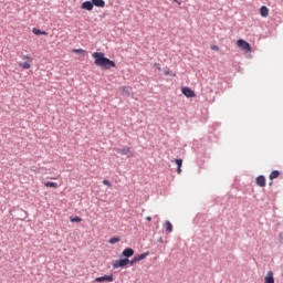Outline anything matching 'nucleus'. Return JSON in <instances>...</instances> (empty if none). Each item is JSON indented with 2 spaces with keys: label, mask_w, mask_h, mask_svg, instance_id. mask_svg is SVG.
I'll use <instances>...</instances> for the list:
<instances>
[{
  "label": "nucleus",
  "mask_w": 283,
  "mask_h": 283,
  "mask_svg": "<svg viewBox=\"0 0 283 283\" xmlns=\"http://www.w3.org/2000/svg\"><path fill=\"white\" fill-rule=\"evenodd\" d=\"M116 242H120V239H118V238L109 239V244H116Z\"/></svg>",
  "instance_id": "24"
},
{
  "label": "nucleus",
  "mask_w": 283,
  "mask_h": 283,
  "mask_svg": "<svg viewBox=\"0 0 283 283\" xmlns=\"http://www.w3.org/2000/svg\"><path fill=\"white\" fill-rule=\"evenodd\" d=\"M211 50H213L214 52H220V48L216 44H212L211 46Z\"/></svg>",
  "instance_id": "25"
},
{
  "label": "nucleus",
  "mask_w": 283,
  "mask_h": 283,
  "mask_svg": "<svg viewBox=\"0 0 283 283\" xmlns=\"http://www.w3.org/2000/svg\"><path fill=\"white\" fill-rule=\"evenodd\" d=\"M181 92L187 96V98H195L196 96V93L189 87L181 88Z\"/></svg>",
  "instance_id": "7"
},
{
  "label": "nucleus",
  "mask_w": 283,
  "mask_h": 283,
  "mask_svg": "<svg viewBox=\"0 0 283 283\" xmlns=\"http://www.w3.org/2000/svg\"><path fill=\"white\" fill-rule=\"evenodd\" d=\"M264 283H275V277L273 276V271H269L264 277Z\"/></svg>",
  "instance_id": "10"
},
{
  "label": "nucleus",
  "mask_w": 283,
  "mask_h": 283,
  "mask_svg": "<svg viewBox=\"0 0 283 283\" xmlns=\"http://www.w3.org/2000/svg\"><path fill=\"white\" fill-rule=\"evenodd\" d=\"M175 163L176 165L178 166L177 168V172L180 174L182 170H181V167H182V159H175Z\"/></svg>",
  "instance_id": "18"
},
{
  "label": "nucleus",
  "mask_w": 283,
  "mask_h": 283,
  "mask_svg": "<svg viewBox=\"0 0 283 283\" xmlns=\"http://www.w3.org/2000/svg\"><path fill=\"white\" fill-rule=\"evenodd\" d=\"M32 32H33V34H35L36 36H39V35H43V36H48V32L46 31H41V30H39V29H36V28H33L32 29Z\"/></svg>",
  "instance_id": "14"
},
{
  "label": "nucleus",
  "mask_w": 283,
  "mask_h": 283,
  "mask_svg": "<svg viewBox=\"0 0 283 283\" xmlns=\"http://www.w3.org/2000/svg\"><path fill=\"white\" fill-rule=\"evenodd\" d=\"M95 282L103 283V282H114V275H104L95 279Z\"/></svg>",
  "instance_id": "6"
},
{
  "label": "nucleus",
  "mask_w": 283,
  "mask_h": 283,
  "mask_svg": "<svg viewBox=\"0 0 283 283\" xmlns=\"http://www.w3.org/2000/svg\"><path fill=\"white\" fill-rule=\"evenodd\" d=\"M127 264H132L129 259H120L113 263V269H120L123 266H127Z\"/></svg>",
  "instance_id": "3"
},
{
  "label": "nucleus",
  "mask_w": 283,
  "mask_h": 283,
  "mask_svg": "<svg viewBox=\"0 0 283 283\" xmlns=\"http://www.w3.org/2000/svg\"><path fill=\"white\" fill-rule=\"evenodd\" d=\"M260 14H261V17H263V18L269 17V8H266L265 6H262V7L260 8Z\"/></svg>",
  "instance_id": "13"
},
{
  "label": "nucleus",
  "mask_w": 283,
  "mask_h": 283,
  "mask_svg": "<svg viewBox=\"0 0 283 283\" xmlns=\"http://www.w3.org/2000/svg\"><path fill=\"white\" fill-rule=\"evenodd\" d=\"M70 221H71V222H81L82 219H81V217H71V218H70Z\"/></svg>",
  "instance_id": "23"
},
{
  "label": "nucleus",
  "mask_w": 283,
  "mask_h": 283,
  "mask_svg": "<svg viewBox=\"0 0 283 283\" xmlns=\"http://www.w3.org/2000/svg\"><path fill=\"white\" fill-rule=\"evenodd\" d=\"M237 45L238 48H240V50H243V52H247V53L251 52V44H249V42L242 39L237 41Z\"/></svg>",
  "instance_id": "2"
},
{
  "label": "nucleus",
  "mask_w": 283,
  "mask_h": 283,
  "mask_svg": "<svg viewBox=\"0 0 283 283\" xmlns=\"http://www.w3.org/2000/svg\"><path fill=\"white\" fill-rule=\"evenodd\" d=\"M255 184L258 185V187H266V177L264 176L256 177Z\"/></svg>",
  "instance_id": "9"
},
{
  "label": "nucleus",
  "mask_w": 283,
  "mask_h": 283,
  "mask_svg": "<svg viewBox=\"0 0 283 283\" xmlns=\"http://www.w3.org/2000/svg\"><path fill=\"white\" fill-rule=\"evenodd\" d=\"M22 61H28L29 63H32V61H34V60L30 55H23Z\"/></svg>",
  "instance_id": "21"
},
{
  "label": "nucleus",
  "mask_w": 283,
  "mask_h": 283,
  "mask_svg": "<svg viewBox=\"0 0 283 283\" xmlns=\"http://www.w3.org/2000/svg\"><path fill=\"white\" fill-rule=\"evenodd\" d=\"M122 255H124V258H132V255H134V249L132 248H127L123 251Z\"/></svg>",
  "instance_id": "12"
},
{
  "label": "nucleus",
  "mask_w": 283,
  "mask_h": 283,
  "mask_svg": "<svg viewBox=\"0 0 283 283\" xmlns=\"http://www.w3.org/2000/svg\"><path fill=\"white\" fill-rule=\"evenodd\" d=\"M174 1H175V3H178V6H180V2L178 0H174Z\"/></svg>",
  "instance_id": "29"
},
{
  "label": "nucleus",
  "mask_w": 283,
  "mask_h": 283,
  "mask_svg": "<svg viewBox=\"0 0 283 283\" xmlns=\"http://www.w3.org/2000/svg\"><path fill=\"white\" fill-rule=\"evenodd\" d=\"M164 228L166 229V231H167L168 233H171V231H174V226H172L169 221H166V222L164 223Z\"/></svg>",
  "instance_id": "17"
},
{
  "label": "nucleus",
  "mask_w": 283,
  "mask_h": 283,
  "mask_svg": "<svg viewBox=\"0 0 283 283\" xmlns=\"http://www.w3.org/2000/svg\"><path fill=\"white\" fill-rule=\"evenodd\" d=\"M164 74H165V76H176V73L171 72V70L169 67H166L164 70Z\"/></svg>",
  "instance_id": "20"
},
{
  "label": "nucleus",
  "mask_w": 283,
  "mask_h": 283,
  "mask_svg": "<svg viewBox=\"0 0 283 283\" xmlns=\"http://www.w3.org/2000/svg\"><path fill=\"white\" fill-rule=\"evenodd\" d=\"M275 178H280V172L277 170H273L270 174V180H275Z\"/></svg>",
  "instance_id": "19"
},
{
  "label": "nucleus",
  "mask_w": 283,
  "mask_h": 283,
  "mask_svg": "<svg viewBox=\"0 0 283 283\" xmlns=\"http://www.w3.org/2000/svg\"><path fill=\"white\" fill-rule=\"evenodd\" d=\"M73 52L75 54H85V50H83V49H73Z\"/></svg>",
  "instance_id": "22"
},
{
  "label": "nucleus",
  "mask_w": 283,
  "mask_h": 283,
  "mask_svg": "<svg viewBox=\"0 0 283 283\" xmlns=\"http://www.w3.org/2000/svg\"><path fill=\"white\" fill-rule=\"evenodd\" d=\"M103 185H105L106 187H112V182H109V180L107 179L103 180Z\"/></svg>",
  "instance_id": "26"
},
{
  "label": "nucleus",
  "mask_w": 283,
  "mask_h": 283,
  "mask_svg": "<svg viewBox=\"0 0 283 283\" xmlns=\"http://www.w3.org/2000/svg\"><path fill=\"white\" fill-rule=\"evenodd\" d=\"M30 63L32 62H20L19 67H22V70H30V67H32V64Z\"/></svg>",
  "instance_id": "16"
},
{
  "label": "nucleus",
  "mask_w": 283,
  "mask_h": 283,
  "mask_svg": "<svg viewBox=\"0 0 283 283\" xmlns=\"http://www.w3.org/2000/svg\"><path fill=\"white\" fill-rule=\"evenodd\" d=\"M92 56L95 60L94 63L97 67H103V70H112V67H116V62L105 57V53L103 52H94Z\"/></svg>",
  "instance_id": "1"
},
{
  "label": "nucleus",
  "mask_w": 283,
  "mask_h": 283,
  "mask_svg": "<svg viewBox=\"0 0 283 283\" xmlns=\"http://www.w3.org/2000/svg\"><path fill=\"white\" fill-rule=\"evenodd\" d=\"M147 255H149V252H145V253L134 256V259L130 260V266H134V264H137V262L145 260V258H147Z\"/></svg>",
  "instance_id": "5"
},
{
  "label": "nucleus",
  "mask_w": 283,
  "mask_h": 283,
  "mask_svg": "<svg viewBox=\"0 0 283 283\" xmlns=\"http://www.w3.org/2000/svg\"><path fill=\"white\" fill-rule=\"evenodd\" d=\"M125 90H126V88H125V87H123V92H125Z\"/></svg>",
  "instance_id": "30"
},
{
  "label": "nucleus",
  "mask_w": 283,
  "mask_h": 283,
  "mask_svg": "<svg viewBox=\"0 0 283 283\" xmlns=\"http://www.w3.org/2000/svg\"><path fill=\"white\" fill-rule=\"evenodd\" d=\"M93 3V7L96 8H105V0H91Z\"/></svg>",
  "instance_id": "11"
},
{
  "label": "nucleus",
  "mask_w": 283,
  "mask_h": 283,
  "mask_svg": "<svg viewBox=\"0 0 283 283\" xmlns=\"http://www.w3.org/2000/svg\"><path fill=\"white\" fill-rule=\"evenodd\" d=\"M146 220H147L148 222H151V217H147Z\"/></svg>",
  "instance_id": "27"
},
{
  "label": "nucleus",
  "mask_w": 283,
  "mask_h": 283,
  "mask_svg": "<svg viewBox=\"0 0 283 283\" xmlns=\"http://www.w3.org/2000/svg\"><path fill=\"white\" fill-rule=\"evenodd\" d=\"M82 10H87L88 12H92L94 10V4L92 1H85L81 6Z\"/></svg>",
  "instance_id": "8"
},
{
  "label": "nucleus",
  "mask_w": 283,
  "mask_h": 283,
  "mask_svg": "<svg viewBox=\"0 0 283 283\" xmlns=\"http://www.w3.org/2000/svg\"><path fill=\"white\" fill-rule=\"evenodd\" d=\"M157 66V70L160 72L161 67L158 64H155Z\"/></svg>",
  "instance_id": "28"
},
{
  "label": "nucleus",
  "mask_w": 283,
  "mask_h": 283,
  "mask_svg": "<svg viewBox=\"0 0 283 283\" xmlns=\"http://www.w3.org/2000/svg\"><path fill=\"white\" fill-rule=\"evenodd\" d=\"M44 187H49L52 189H59V184H56L54 181H46V182H44Z\"/></svg>",
  "instance_id": "15"
},
{
  "label": "nucleus",
  "mask_w": 283,
  "mask_h": 283,
  "mask_svg": "<svg viewBox=\"0 0 283 283\" xmlns=\"http://www.w3.org/2000/svg\"><path fill=\"white\" fill-rule=\"evenodd\" d=\"M117 154H122V156H128V158H134V154L132 153V148L128 146L124 148H118Z\"/></svg>",
  "instance_id": "4"
}]
</instances>
